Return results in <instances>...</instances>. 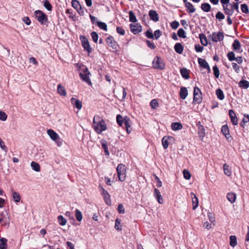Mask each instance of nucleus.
<instances>
[{
	"label": "nucleus",
	"mask_w": 249,
	"mask_h": 249,
	"mask_svg": "<svg viewBox=\"0 0 249 249\" xmlns=\"http://www.w3.org/2000/svg\"><path fill=\"white\" fill-rule=\"evenodd\" d=\"M116 31L121 35H124L125 34V30L122 27H117L116 28Z\"/></svg>",
	"instance_id": "nucleus-63"
},
{
	"label": "nucleus",
	"mask_w": 249,
	"mask_h": 249,
	"mask_svg": "<svg viewBox=\"0 0 249 249\" xmlns=\"http://www.w3.org/2000/svg\"><path fill=\"white\" fill-rule=\"evenodd\" d=\"M195 50L196 52H202L204 50V47L199 44L196 45L195 46Z\"/></svg>",
	"instance_id": "nucleus-62"
},
{
	"label": "nucleus",
	"mask_w": 249,
	"mask_h": 249,
	"mask_svg": "<svg viewBox=\"0 0 249 249\" xmlns=\"http://www.w3.org/2000/svg\"><path fill=\"white\" fill-rule=\"evenodd\" d=\"M216 95L218 99L220 100H222L224 99L225 96L223 91L220 89H216Z\"/></svg>",
	"instance_id": "nucleus-37"
},
{
	"label": "nucleus",
	"mask_w": 249,
	"mask_h": 249,
	"mask_svg": "<svg viewBox=\"0 0 249 249\" xmlns=\"http://www.w3.org/2000/svg\"><path fill=\"white\" fill-rule=\"evenodd\" d=\"M102 148L104 150V152L106 156L109 155V152L108 150V146L107 145V142L105 140L102 139L100 141Z\"/></svg>",
	"instance_id": "nucleus-21"
},
{
	"label": "nucleus",
	"mask_w": 249,
	"mask_h": 249,
	"mask_svg": "<svg viewBox=\"0 0 249 249\" xmlns=\"http://www.w3.org/2000/svg\"><path fill=\"white\" fill-rule=\"evenodd\" d=\"M93 127L98 134H101L107 128L105 121L99 115H96L93 118Z\"/></svg>",
	"instance_id": "nucleus-1"
},
{
	"label": "nucleus",
	"mask_w": 249,
	"mask_h": 249,
	"mask_svg": "<svg viewBox=\"0 0 249 249\" xmlns=\"http://www.w3.org/2000/svg\"><path fill=\"white\" fill-rule=\"evenodd\" d=\"M146 44L147 46L151 49H155L156 48V46L155 44L153 42H151L149 40H147L146 41Z\"/></svg>",
	"instance_id": "nucleus-61"
},
{
	"label": "nucleus",
	"mask_w": 249,
	"mask_h": 249,
	"mask_svg": "<svg viewBox=\"0 0 249 249\" xmlns=\"http://www.w3.org/2000/svg\"><path fill=\"white\" fill-rule=\"evenodd\" d=\"M172 129L174 131L180 130L182 128V125L181 123L178 122L173 123L171 124Z\"/></svg>",
	"instance_id": "nucleus-30"
},
{
	"label": "nucleus",
	"mask_w": 249,
	"mask_h": 249,
	"mask_svg": "<svg viewBox=\"0 0 249 249\" xmlns=\"http://www.w3.org/2000/svg\"><path fill=\"white\" fill-rule=\"evenodd\" d=\"M32 169L36 172H39L40 170L39 164L35 161H32L31 163Z\"/></svg>",
	"instance_id": "nucleus-39"
},
{
	"label": "nucleus",
	"mask_w": 249,
	"mask_h": 249,
	"mask_svg": "<svg viewBox=\"0 0 249 249\" xmlns=\"http://www.w3.org/2000/svg\"><path fill=\"white\" fill-rule=\"evenodd\" d=\"M75 217L78 221H81L83 218L82 213L78 209L75 210Z\"/></svg>",
	"instance_id": "nucleus-45"
},
{
	"label": "nucleus",
	"mask_w": 249,
	"mask_h": 249,
	"mask_svg": "<svg viewBox=\"0 0 249 249\" xmlns=\"http://www.w3.org/2000/svg\"><path fill=\"white\" fill-rule=\"evenodd\" d=\"M153 67L154 69L162 70L165 68V64L162 59L159 56H156L152 62Z\"/></svg>",
	"instance_id": "nucleus-4"
},
{
	"label": "nucleus",
	"mask_w": 249,
	"mask_h": 249,
	"mask_svg": "<svg viewBox=\"0 0 249 249\" xmlns=\"http://www.w3.org/2000/svg\"><path fill=\"white\" fill-rule=\"evenodd\" d=\"M117 210L120 213H125L124 208L122 204H119Z\"/></svg>",
	"instance_id": "nucleus-60"
},
{
	"label": "nucleus",
	"mask_w": 249,
	"mask_h": 249,
	"mask_svg": "<svg viewBox=\"0 0 249 249\" xmlns=\"http://www.w3.org/2000/svg\"><path fill=\"white\" fill-rule=\"evenodd\" d=\"M174 138L171 136H164L162 139V144L165 149H167L169 144V141L173 140Z\"/></svg>",
	"instance_id": "nucleus-15"
},
{
	"label": "nucleus",
	"mask_w": 249,
	"mask_h": 249,
	"mask_svg": "<svg viewBox=\"0 0 249 249\" xmlns=\"http://www.w3.org/2000/svg\"><path fill=\"white\" fill-rule=\"evenodd\" d=\"M124 124L126 128V132L128 134H129L132 130L131 127V121L128 116L124 117Z\"/></svg>",
	"instance_id": "nucleus-12"
},
{
	"label": "nucleus",
	"mask_w": 249,
	"mask_h": 249,
	"mask_svg": "<svg viewBox=\"0 0 249 249\" xmlns=\"http://www.w3.org/2000/svg\"><path fill=\"white\" fill-rule=\"evenodd\" d=\"M57 92L63 96H65L67 95V92L65 88L62 86L61 84H58L57 88Z\"/></svg>",
	"instance_id": "nucleus-24"
},
{
	"label": "nucleus",
	"mask_w": 249,
	"mask_h": 249,
	"mask_svg": "<svg viewBox=\"0 0 249 249\" xmlns=\"http://www.w3.org/2000/svg\"><path fill=\"white\" fill-rule=\"evenodd\" d=\"M239 86L244 89H247L249 87V82L245 80H241L239 82Z\"/></svg>",
	"instance_id": "nucleus-31"
},
{
	"label": "nucleus",
	"mask_w": 249,
	"mask_h": 249,
	"mask_svg": "<svg viewBox=\"0 0 249 249\" xmlns=\"http://www.w3.org/2000/svg\"><path fill=\"white\" fill-rule=\"evenodd\" d=\"M199 37L201 44L204 46H207L208 44V41L205 35L202 33L200 34L199 35Z\"/></svg>",
	"instance_id": "nucleus-27"
},
{
	"label": "nucleus",
	"mask_w": 249,
	"mask_h": 249,
	"mask_svg": "<svg viewBox=\"0 0 249 249\" xmlns=\"http://www.w3.org/2000/svg\"><path fill=\"white\" fill-rule=\"evenodd\" d=\"M198 62L200 66L204 69L208 67L207 66L209 65L205 59L201 58H198Z\"/></svg>",
	"instance_id": "nucleus-34"
},
{
	"label": "nucleus",
	"mask_w": 249,
	"mask_h": 249,
	"mask_svg": "<svg viewBox=\"0 0 249 249\" xmlns=\"http://www.w3.org/2000/svg\"><path fill=\"white\" fill-rule=\"evenodd\" d=\"M232 49L234 51L236 52H242V50H240L241 49V44L239 41L237 39H235L234 40V42L232 45Z\"/></svg>",
	"instance_id": "nucleus-19"
},
{
	"label": "nucleus",
	"mask_w": 249,
	"mask_h": 249,
	"mask_svg": "<svg viewBox=\"0 0 249 249\" xmlns=\"http://www.w3.org/2000/svg\"><path fill=\"white\" fill-rule=\"evenodd\" d=\"M93 41L96 43L98 39V35L96 32H92L90 34Z\"/></svg>",
	"instance_id": "nucleus-54"
},
{
	"label": "nucleus",
	"mask_w": 249,
	"mask_h": 249,
	"mask_svg": "<svg viewBox=\"0 0 249 249\" xmlns=\"http://www.w3.org/2000/svg\"><path fill=\"white\" fill-rule=\"evenodd\" d=\"M116 171L119 180L123 182L125 180L126 177V167L125 165L120 163L117 167Z\"/></svg>",
	"instance_id": "nucleus-2"
},
{
	"label": "nucleus",
	"mask_w": 249,
	"mask_h": 249,
	"mask_svg": "<svg viewBox=\"0 0 249 249\" xmlns=\"http://www.w3.org/2000/svg\"><path fill=\"white\" fill-rule=\"evenodd\" d=\"M83 72H80L79 74V76L80 78L89 85H91V82L89 78V75H90V72L89 71L87 68H85L83 70Z\"/></svg>",
	"instance_id": "nucleus-6"
},
{
	"label": "nucleus",
	"mask_w": 249,
	"mask_h": 249,
	"mask_svg": "<svg viewBox=\"0 0 249 249\" xmlns=\"http://www.w3.org/2000/svg\"><path fill=\"white\" fill-rule=\"evenodd\" d=\"M154 196L160 204H162L163 203L162 196L161 195L160 192L158 189L155 188L154 189Z\"/></svg>",
	"instance_id": "nucleus-16"
},
{
	"label": "nucleus",
	"mask_w": 249,
	"mask_h": 249,
	"mask_svg": "<svg viewBox=\"0 0 249 249\" xmlns=\"http://www.w3.org/2000/svg\"><path fill=\"white\" fill-rule=\"evenodd\" d=\"M97 26L101 29L104 31H107V25L106 23L102 21H97Z\"/></svg>",
	"instance_id": "nucleus-42"
},
{
	"label": "nucleus",
	"mask_w": 249,
	"mask_h": 249,
	"mask_svg": "<svg viewBox=\"0 0 249 249\" xmlns=\"http://www.w3.org/2000/svg\"><path fill=\"white\" fill-rule=\"evenodd\" d=\"M180 73L182 77L185 79H188L190 78L189 72L187 69L182 68L180 69Z\"/></svg>",
	"instance_id": "nucleus-26"
},
{
	"label": "nucleus",
	"mask_w": 249,
	"mask_h": 249,
	"mask_svg": "<svg viewBox=\"0 0 249 249\" xmlns=\"http://www.w3.org/2000/svg\"><path fill=\"white\" fill-rule=\"evenodd\" d=\"M71 102L73 106L78 110L81 109L82 107V103L80 100L72 97L71 99Z\"/></svg>",
	"instance_id": "nucleus-11"
},
{
	"label": "nucleus",
	"mask_w": 249,
	"mask_h": 249,
	"mask_svg": "<svg viewBox=\"0 0 249 249\" xmlns=\"http://www.w3.org/2000/svg\"><path fill=\"white\" fill-rule=\"evenodd\" d=\"M171 27L173 29H176L179 26V23L177 21H174L171 23Z\"/></svg>",
	"instance_id": "nucleus-64"
},
{
	"label": "nucleus",
	"mask_w": 249,
	"mask_h": 249,
	"mask_svg": "<svg viewBox=\"0 0 249 249\" xmlns=\"http://www.w3.org/2000/svg\"><path fill=\"white\" fill-rule=\"evenodd\" d=\"M229 114L232 124L235 125H237L238 124V119L234 111L232 109H230L229 111Z\"/></svg>",
	"instance_id": "nucleus-14"
},
{
	"label": "nucleus",
	"mask_w": 249,
	"mask_h": 249,
	"mask_svg": "<svg viewBox=\"0 0 249 249\" xmlns=\"http://www.w3.org/2000/svg\"><path fill=\"white\" fill-rule=\"evenodd\" d=\"M7 240L5 238L0 239V249H6L7 247Z\"/></svg>",
	"instance_id": "nucleus-32"
},
{
	"label": "nucleus",
	"mask_w": 249,
	"mask_h": 249,
	"mask_svg": "<svg viewBox=\"0 0 249 249\" xmlns=\"http://www.w3.org/2000/svg\"><path fill=\"white\" fill-rule=\"evenodd\" d=\"M193 102L196 104H200L202 101V93L200 89L195 87L194 89Z\"/></svg>",
	"instance_id": "nucleus-5"
},
{
	"label": "nucleus",
	"mask_w": 249,
	"mask_h": 249,
	"mask_svg": "<svg viewBox=\"0 0 249 249\" xmlns=\"http://www.w3.org/2000/svg\"><path fill=\"white\" fill-rule=\"evenodd\" d=\"M7 118V115L6 114L2 111H0V120L2 121H5Z\"/></svg>",
	"instance_id": "nucleus-59"
},
{
	"label": "nucleus",
	"mask_w": 249,
	"mask_h": 249,
	"mask_svg": "<svg viewBox=\"0 0 249 249\" xmlns=\"http://www.w3.org/2000/svg\"><path fill=\"white\" fill-rule=\"evenodd\" d=\"M145 36L150 39H153L154 38V35L153 34L152 31L151 29H148L147 30V31L145 32Z\"/></svg>",
	"instance_id": "nucleus-56"
},
{
	"label": "nucleus",
	"mask_w": 249,
	"mask_h": 249,
	"mask_svg": "<svg viewBox=\"0 0 249 249\" xmlns=\"http://www.w3.org/2000/svg\"><path fill=\"white\" fill-rule=\"evenodd\" d=\"M215 18L216 19L220 21L225 18V16L221 12L219 11L216 13Z\"/></svg>",
	"instance_id": "nucleus-55"
},
{
	"label": "nucleus",
	"mask_w": 249,
	"mask_h": 249,
	"mask_svg": "<svg viewBox=\"0 0 249 249\" xmlns=\"http://www.w3.org/2000/svg\"><path fill=\"white\" fill-rule=\"evenodd\" d=\"M223 39L224 34L223 32L213 33L212 35V39L213 42L221 41Z\"/></svg>",
	"instance_id": "nucleus-10"
},
{
	"label": "nucleus",
	"mask_w": 249,
	"mask_h": 249,
	"mask_svg": "<svg viewBox=\"0 0 249 249\" xmlns=\"http://www.w3.org/2000/svg\"><path fill=\"white\" fill-rule=\"evenodd\" d=\"M230 245L232 247H234L235 246H236L237 245L236 237L234 235H231L230 237Z\"/></svg>",
	"instance_id": "nucleus-40"
},
{
	"label": "nucleus",
	"mask_w": 249,
	"mask_h": 249,
	"mask_svg": "<svg viewBox=\"0 0 249 249\" xmlns=\"http://www.w3.org/2000/svg\"><path fill=\"white\" fill-rule=\"evenodd\" d=\"M188 94V90L186 87H182L180 88L179 95L180 98L185 99Z\"/></svg>",
	"instance_id": "nucleus-22"
},
{
	"label": "nucleus",
	"mask_w": 249,
	"mask_h": 249,
	"mask_svg": "<svg viewBox=\"0 0 249 249\" xmlns=\"http://www.w3.org/2000/svg\"><path fill=\"white\" fill-rule=\"evenodd\" d=\"M191 196L192 200L193 203V209L195 210L197 207L198 205V198L196 196L195 194L193 193H191Z\"/></svg>",
	"instance_id": "nucleus-20"
},
{
	"label": "nucleus",
	"mask_w": 249,
	"mask_h": 249,
	"mask_svg": "<svg viewBox=\"0 0 249 249\" xmlns=\"http://www.w3.org/2000/svg\"><path fill=\"white\" fill-rule=\"evenodd\" d=\"M223 10L226 14L229 16H231L233 13V10L232 9H229L228 8V5H223Z\"/></svg>",
	"instance_id": "nucleus-44"
},
{
	"label": "nucleus",
	"mask_w": 249,
	"mask_h": 249,
	"mask_svg": "<svg viewBox=\"0 0 249 249\" xmlns=\"http://www.w3.org/2000/svg\"><path fill=\"white\" fill-rule=\"evenodd\" d=\"M223 170L224 174L225 175H226L228 176H231V168L229 167V166L226 163H225L223 165Z\"/></svg>",
	"instance_id": "nucleus-35"
},
{
	"label": "nucleus",
	"mask_w": 249,
	"mask_h": 249,
	"mask_svg": "<svg viewBox=\"0 0 249 249\" xmlns=\"http://www.w3.org/2000/svg\"><path fill=\"white\" fill-rule=\"evenodd\" d=\"M80 39L82 42V45L84 50L87 51L89 53L92 52V48L89 43L88 39L86 37L84 36H80Z\"/></svg>",
	"instance_id": "nucleus-8"
},
{
	"label": "nucleus",
	"mask_w": 249,
	"mask_h": 249,
	"mask_svg": "<svg viewBox=\"0 0 249 249\" xmlns=\"http://www.w3.org/2000/svg\"><path fill=\"white\" fill-rule=\"evenodd\" d=\"M227 56L230 61H233L235 59V53L233 52H230L227 54Z\"/></svg>",
	"instance_id": "nucleus-46"
},
{
	"label": "nucleus",
	"mask_w": 249,
	"mask_h": 249,
	"mask_svg": "<svg viewBox=\"0 0 249 249\" xmlns=\"http://www.w3.org/2000/svg\"><path fill=\"white\" fill-rule=\"evenodd\" d=\"M57 220L59 224L61 226H64L67 223V220L62 215H58L57 217Z\"/></svg>",
	"instance_id": "nucleus-41"
},
{
	"label": "nucleus",
	"mask_w": 249,
	"mask_h": 249,
	"mask_svg": "<svg viewBox=\"0 0 249 249\" xmlns=\"http://www.w3.org/2000/svg\"><path fill=\"white\" fill-rule=\"evenodd\" d=\"M178 35L179 37L184 38L186 37V33L184 30L180 28L178 31Z\"/></svg>",
	"instance_id": "nucleus-51"
},
{
	"label": "nucleus",
	"mask_w": 249,
	"mask_h": 249,
	"mask_svg": "<svg viewBox=\"0 0 249 249\" xmlns=\"http://www.w3.org/2000/svg\"><path fill=\"white\" fill-rule=\"evenodd\" d=\"M184 178L186 179H189L191 178V175L190 173L187 170H184L183 171Z\"/></svg>",
	"instance_id": "nucleus-57"
},
{
	"label": "nucleus",
	"mask_w": 249,
	"mask_h": 249,
	"mask_svg": "<svg viewBox=\"0 0 249 249\" xmlns=\"http://www.w3.org/2000/svg\"><path fill=\"white\" fill-rule=\"evenodd\" d=\"M13 198L16 202H19L20 200L19 194L16 192H14L13 193Z\"/></svg>",
	"instance_id": "nucleus-52"
},
{
	"label": "nucleus",
	"mask_w": 249,
	"mask_h": 249,
	"mask_svg": "<svg viewBox=\"0 0 249 249\" xmlns=\"http://www.w3.org/2000/svg\"><path fill=\"white\" fill-rule=\"evenodd\" d=\"M198 134L199 137L201 138V140L205 137V130L203 126H199L198 128Z\"/></svg>",
	"instance_id": "nucleus-33"
},
{
	"label": "nucleus",
	"mask_w": 249,
	"mask_h": 249,
	"mask_svg": "<svg viewBox=\"0 0 249 249\" xmlns=\"http://www.w3.org/2000/svg\"><path fill=\"white\" fill-rule=\"evenodd\" d=\"M106 41L107 45L113 50V52H117L118 45L113 36L109 35L106 38Z\"/></svg>",
	"instance_id": "nucleus-7"
},
{
	"label": "nucleus",
	"mask_w": 249,
	"mask_h": 249,
	"mask_svg": "<svg viewBox=\"0 0 249 249\" xmlns=\"http://www.w3.org/2000/svg\"><path fill=\"white\" fill-rule=\"evenodd\" d=\"M175 51L179 54L182 53L183 52V46L180 43H177L174 46Z\"/></svg>",
	"instance_id": "nucleus-25"
},
{
	"label": "nucleus",
	"mask_w": 249,
	"mask_h": 249,
	"mask_svg": "<svg viewBox=\"0 0 249 249\" xmlns=\"http://www.w3.org/2000/svg\"><path fill=\"white\" fill-rule=\"evenodd\" d=\"M149 16L150 19L154 22H157L159 20V15L155 10H150L149 11Z\"/></svg>",
	"instance_id": "nucleus-13"
},
{
	"label": "nucleus",
	"mask_w": 249,
	"mask_h": 249,
	"mask_svg": "<svg viewBox=\"0 0 249 249\" xmlns=\"http://www.w3.org/2000/svg\"><path fill=\"white\" fill-rule=\"evenodd\" d=\"M227 198L231 203H233L235 201L236 195L233 193H229L227 195Z\"/></svg>",
	"instance_id": "nucleus-29"
},
{
	"label": "nucleus",
	"mask_w": 249,
	"mask_h": 249,
	"mask_svg": "<svg viewBox=\"0 0 249 249\" xmlns=\"http://www.w3.org/2000/svg\"><path fill=\"white\" fill-rule=\"evenodd\" d=\"M213 74H214V76L216 78H218L219 77V74H220L219 70L218 67L216 65L214 66L213 68Z\"/></svg>",
	"instance_id": "nucleus-50"
},
{
	"label": "nucleus",
	"mask_w": 249,
	"mask_h": 249,
	"mask_svg": "<svg viewBox=\"0 0 249 249\" xmlns=\"http://www.w3.org/2000/svg\"><path fill=\"white\" fill-rule=\"evenodd\" d=\"M241 9L243 13L245 14H248L249 13V8L247 4H242L241 5Z\"/></svg>",
	"instance_id": "nucleus-49"
},
{
	"label": "nucleus",
	"mask_w": 249,
	"mask_h": 249,
	"mask_svg": "<svg viewBox=\"0 0 249 249\" xmlns=\"http://www.w3.org/2000/svg\"><path fill=\"white\" fill-rule=\"evenodd\" d=\"M129 21L131 22L135 23L137 21L136 17L132 11L129 12Z\"/></svg>",
	"instance_id": "nucleus-43"
},
{
	"label": "nucleus",
	"mask_w": 249,
	"mask_h": 249,
	"mask_svg": "<svg viewBox=\"0 0 249 249\" xmlns=\"http://www.w3.org/2000/svg\"><path fill=\"white\" fill-rule=\"evenodd\" d=\"M130 29L131 32L134 34H136L137 33H140L142 31V27L140 25H132L130 24Z\"/></svg>",
	"instance_id": "nucleus-23"
},
{
	"label": "nucleus",
	"mask_w": 249,
	"mask_h": 249,
	"mask_svg": "<svg viewBox=\"0 0 249 249\" xmlns=\"http://www.w3.org/2000/svg\"><path fill=\"white\" fill-rule=\"evenodd\" d=\"M101 189L102 190V195L104 196V199L105 201V203L108 205H110L111 204L110 196L109 193L106 191L103 187L100 186Z\"/></svg>",
	"instance_id": "nucleus-9"
},
{
	"label": "nucleus",
	"mask_w": 249,
	"mask_h": 249,
	"mask_svg": "<svg viewBox=\"0 0 249 249\" xmlns=\"http://www.w3.org/2000/svg\"><path fill=\"white\" fill-rule=\"evenodd\" d=\"M150 105L152 109H156L159 107V103L156 99L152 100Z\"/></svg>",
	"instance_id": "nucleus-47"
},
{
	"label": "nucleus",
	"mask_w": 249,
	"mask_h": 249,
	"mask_svg": "<svg viewBox=\"0 0 249 249\" xmlns=\"http://www.w3.org/2000/svg\"><path fill=\"white\" fill-rule=\"evenodd\" d=\"M35 15L37 21L42 25H47L48 23L47 16L42 11L38 10L35 12Z\"/></svg>",
	"instance_id": "nucleus-3"
},
{
	"label": "nucleus",
	"mask_w": 249,
	"mask_h": 249,
	"mask_svg": "<svg viewBox=\"0 0 249 249\" xmlns=\"http://www.w3.org/2000/svg\"><path fill=\"white\" fill-rule=\"evenodd\" d=\"M47 134L50 138L54 141H56L59 138L58 135L53 129H48L47 130Z\"/></svg>",
	"instance_id": "nucleus-18"
},
{
	"label": "nucleus",
	"mask_w": 249,
	"mask_h": 249,
	"mask_svg": "<svg viewBox=\"0 0 249 249\" xmlns=\"http://www.w3.org/2000/svg\"><path fill=\"white\" fill-rule=\"evenodd\" d=\"M201 9L205 12H209L211 11V6L208 3H204L201 5Z\"/></svg>",
	"instance_id": "nucleus-28"
},
{
	"label": "nucleus",
	"mask_w": 249,
	"mask_h": 249,
	"mask_svg": "<svg viewBox=\"0 0 249 249\" xmlns=\"http://www.w3.org/2000/svg\"><path fill=\"white\" fill-rule=\"evenodd\" d=\"M71 5L73 8L76 10L80 6H81V4L77 0H72Z\"/></svg>",
	"instance_id": "nucleus-53"
},
{
	"label": "nucleus",
	"mask_w": 249,
	"mask_h": 249,
	"mask_svg": "<svg viewBox=\"0 0 249 249\" xmlns=\"http://www.w3.org/2000/svg\"><path fill=\"white\" fill-rule=\"evenodd\" d=\"M221 132L227 139H229L231 138V136L230 134L229 127L227 124L224 125L222 126Z\"/></svg>",
	"instance_id": "nucleus-17"
},
{
	"label": "nucleus",
	"mask_w": 249,
	"mask_h": 249,
	"mask_svg": "<svg viewBox=\"0 0 249 249\" xmlns=\"http://www.w3.org/2000/svg\"><path fill=\"white\" fill-rule=\"evenodd\" d=\"M185 6L187 8V11L189 13H193L196 11L195 8L190 2L189 3H187Z\"/></svg>",
	"instance_id": "nucleus-36"
},
{
	"label": "nucleus",
	"mask_w": 249,
	"mask_h": 249,
	"mask_svg": "<svg viewBox=\"0 0 249 249\" xmlns=\"http://www.w3.org/2000/svg\"><path fill=\"white\" fill-rule=\"evenodd\" d=\"M116 121L118 125L122 126L124 122V117L123 118L121 115L118 114L116 116Z\"/></svg>",
	"instance_id": "nucleus-38"
},
{
	"label": "nucleus",
	"mask_w": 249,
	"mask_h": 249,
	"mask_svg": "<svg viewBox=\"0 0 249 249\" xmlns=\"http://www.w3.org/2000/svg\"><path fill=\"white\" fill-rule=\"evenodd\" d=\"M43 5L47 10L50 11H52V6L48 0H45L44 1Z\"/></svg>",
	"instance_id": "nucleus-48"
},
{
	"label": "nucleus",
	"mask_w": 249,
	"mask_h": 249,
	"mask_svg": "<svg viewBox=\"0 0 249 249\" xmlns=\"http://www.w3.org/2000/svg\"><path fill=\"white\" fill-rule=\"evenodd\" d=\"M232 68L233 70L235 71V72L237 73H239L240 72V67L234 62H232L231 63Z\"/></svg>",
	"instance_id": "nucleus-58"
}]
</instances>
